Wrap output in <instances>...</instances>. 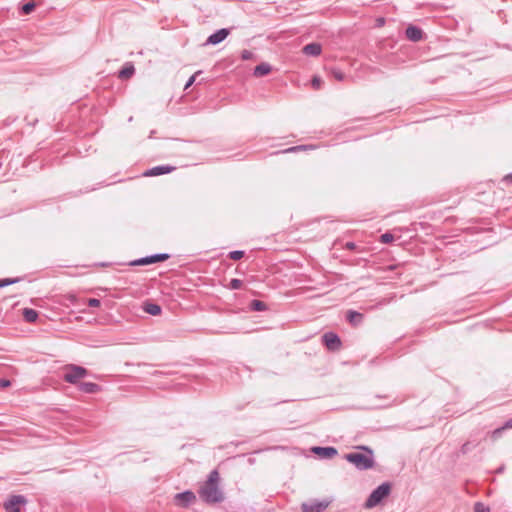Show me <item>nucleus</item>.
Returning a JSON list of instances; mask_svg holds the SVG:
<instances>
[{"label": "nucleus", "mask_w": 512, "mask_h": 512, "mask_svg": "<svg viewBox=\"0 0 512 512\" xmlns=\"http://www.w3.org/2000/svg\"><path fill=\"white\" fill-rule=\"evenodd\" d=\"M312 452L315 453L316 455L320 456L321 458H326V459H330V458L336 456L337 453H338L337 449L332 447V446H328V447H320V446L313 447L312 448Z\"/></svg>", "instance_id": "obj_9"}, {"label": "nucleus", "mask_w": 512, "mask_h": 512, "mask_svg": "<svg viewBox=\"0 0 512 512\" xmlns=\"http://www.w3.org/2000/svg\"><path fill=\"white\" fill-rule=\"evenodd\" d=\"M27 499L23 495H11L3 503V508L6 512H21L26 506Z\"/></svg>", "instance_id": "obj_5"}, {"label": "nucleus", "mask_w": 512, "mask_h": 512, "mask_svg": "<svg viewBox=\"0 0 512 512\" xmlns=\"http://www.w3.org/2000/svg\"><path fill=\"white\" fill-rule=\"evenodd\" d=\"M87 304L89 307H99L101 302L97 298H90V299H88Z\"/></svg>", "instance_id": "obj_34"}, {"label": "nucleus", "mask_w": 512, "mask_h": 512, "mask_svg": "<svg viewBox=\"0 0 512 512\" xmlns=\"http://www.w3.org/2000/svg\"><path fill=\"white\" fill-rule=\"evenodd\" d=\"M329 501L326 500H311L304 502L301 505L302 512H323L329 505Z\"/></svg>", "instance_id": "obj_7"}, {"label": "nucleus", "mask_w": 512, "mask_h": 512, "mask_svg": "<svg viewBox=\"0 0 512 512\" xmlns=\"http://www.w3.org/2000/svg\"><path fill=\"white\" fill-rule=\"evenodd\" d=\"M78 389L86 394H95L101 391V386L93 382H81L78 385Z\"/></svg>", "instance_id": "obj_13"}, {"label": "nucleus", "mask_w": 512, "mask_h": 512, "mask_svg": "<svg viewBox=\"0 0 512 512\" xmlns=\"http://www.w3.org/2000/svg\"><path fill=\"white\" fill-rule=\"evenodd\" d=\"M504 430L512 428V418L508 419L502 426Z\"/></svg>", "instance_id": "obj_37"}, {"label": "nucleus", "mask_w": 512, "mask_h": 512, "mask_svg": "<svg viewBox=\"0 0 512 512\" xmlns=\"http://www.w3.org/2000/svg\"><path fill=\"white\" fill-rule=\"evenodd\" d=\"M200 73H201V71H198V72H196L194 75H192V76L188 79V81L186 82L185 87H184V89H185V90H186V89H188V88H189V87H190V86L195 82V80H196V76H197L198 74H200Z\"/></svg>", "instance_id": "obj_33"}, {"label": "nucleus", "mask_w": 512, "mask_h": 512, "mask_svg": "<svg viewBox=\"0 0 512 512\" xmlns=\"http://www.w3.org/2000/svg\"><path fill=\"white\" fill-rule=\"evenodd\" d=\"M332 75L338 81H343L344 78H345L344 73L341 70H338V69L332 70Z\"/></svg>", "instance_id": "obj_31"}, {"label": "nucleus", "mask_w": 512, "mask_h": 512, "mask_svg": "<svg viewBox=\"0 0 512 512\" xmlns=\"http://www.w3.org/2000/svg\"><path fill=\"white\" fill-rule=\"evenodd\" d=\"M135 73V68L133 64L126 63L125 66L118 72V77L120 79H129L131 78Z\"/></svg>", "instance_id": "obj_16"}, {"label": "nucleus", "mask_w": 512, "mask_h": 512, "mask_svg": "<svg viewBox=\"0 0 512 512\" xmlns=\"http://www.w3.org/2000/svg\"><path fill=\"white\" fill-rule=\"evenodd\" d=\"M383 23H384V19L381 18L378 20V24H383Z\"/></svg>", "instance_id": "obj_41"}, {"label": "nucleus", "mask_w": 512, "mask_h": 512, "mask_svg": "<svg viewBox=\"0 0 512 512\" xmlns=\"http://www.w3.org/2000/svg\"><path fill=\"white\" fill-rule=\"evenodd\" d=\"M311 83L315 89H319L321 87L322 80L320 77L315 76L313 77Z\"/></svg>", "instance_id": "obj_35"}, {"label": "nucleus", "mask_w": 512, "mask_h": 512, "mask_svg": "<svg viewBox=\"0 0 512 512\" xmlns=\"http://www.w3.org/2000/svg\"><path fill=\"white\" fill-rule=\"evenodd\" d=\"M302 51L308 56H319L321 54L322 47L319 43L313 42L305 45Z\"/></svg>", "instance_id": "obj_14"}, {"label": "nucleus", "mask_w": 512, "mask_h": 512, "mask_svg": "<svg viewBox=\"0 0 512 512\" xmlns=\"http://www.w3.org/2000/svg\"><path fill=\"white\" fill-rule=\"evenodd\" d=\"M228 257L232 260H240L241 258L244 257V251L242 250H234V251H231L229 254H228Z\"/></svg>", "instance_id": "obj_24"}, {"label": "nucleus", "mask_w": 512, "mask_h": 512, "mask_svg": "<svg viewBox=\"0 0 512 512\" xmlns=\"http://www.w3.org/2000/svg\"><path fill=\"white\" fill-rule=\"evenodd\" d=\"M174 169H175V167L170 166V165H159V166H155L151 169H148L144 173V176L164 175V174H168V173L172 172Z\"/></svg>", "instance_id": "obj_12"}, {"label": "nucleus", "mask_w": 512, "mask_h": 512, "mask_svg": "<svg viewBox=\"0 0 512 512\" xmlns=\"http://www.w3.org/2000/svg\"><path fill=\"white\" fill-rule=\"evenodd\" d=\"M143 310L153 316L161 313V307L156 303L146 302L143 306Z\"/></svg>", "instance_id": "obj_19"}, {"label": "nucleus", "mask_w": 512, "mask_h": 512, "mask_svg": "<svg viewBox=\"0 0 512 512\" xmlns=\"http://www.w3.org/2000/svg\"><path fill=\"white\" fill-rule=\"evenodd\" d=\"M504 431V428L501 426L495 430H493L491 433H490V436L493 440H497L501 437L502 433Z\"/></svg>", "instance_id": "obj_29"}, {"label": "nucleus", "mask_w": 512, "mask_h": 512, "mask_svg": "<svg viewBox=\"0 0 512 512\" xmlns=\"http://www.w3.org/2000/svg\"><path fill=\"white\" fill-rule=\"evenodd\" d=\"M391 491V484L384 482L372 491L365 502L366 508H373L381 503L383 499L388 497Z\"/></svg>", "instance_id": "obj_3"}, {"label": "nucleus", "mask_w": 512, "mask_h": 512, "mask_svg": "<svg viewBox=\"0 0 512 512\" xmlns=\"http://www.w3.org/2000/svg\"><path fill=\"white\" fill-rule=\"evenodd\" d=\"M383 23H384V19L381 18L378 20V24H383Z\"/></svg>", "instance_id": "obj_42"}, {"label": "nucleus", "mask_w": 512, "mask_h": 512, "mask_svg": "<svg viewBox=\"0 0 512 512\" xmlns=\"http://www.w3.org/2000/svg\"><path fill=\"white\" fill-rule=\"evenodd\" d=\"M345 248L348 250H354L356 249V244L354 242H347L345 244Z\"/></svg>", "instance_id": "obj_38"}, {"label": "nucleus", "mask_w": 512, "mask_h": 512, "mask_svg": "<svg viewBox=\"0 0 512 512\" xmlns=\"http://www.w3.org/2000/svg\"><path fill=\"white\" fill-rule=\"evenodd\" d=\"M478 445V443H472L470 441H467L465 442L462 446H461V453L462 454H467L468 452H470L473 448H475L476 446Z\"/></svg>", "instance_id": "obj_23"}, {"label": "nucleus", "mask_w": 512, "mask_h": 512, "mask_svg": "<svg viewBox=\"0 0 512 512\" xmlns=\"http://www.w3.org/2000/svg\"><path fill=\"white\" fill-rule=\"evenodd\" d=\"M363 318H364L363 314H361L357 311H354V310L347 311L346 319L353 326L360 325L363 321Z\"/></svg>", "instance_id": "obj_15"}, {"label": "nucleus", "mask_w": 512, "mask_h": 512, "mask_svg": "<svg viewBox=\"0 0 512 512\" xmlns=\"http://www.w3.org/2000/svg\"><path fill=\"white\" fill-rule=\"evenodd\" d=\"M175 499L178 501V503L183 507H188L190 504H192L196 496L192 491H184L181 493L176 494Z\"/></svg>", "instance_id": "obj_10"}, {"label": "nucleus", "mask_w": 512, "mask_h": 512, "mask_svg": "<svg viewBox=\"0 0 512 512\" xmlns=\"http://www.w3.org/2000/svg\"><path fill=\"white\" fill-rule=\"evenodd\" d=\"M309 146L307 145H299V146H294V147H290V148H287L285 150H283L282 152L283 153H292V152H297V151H300V150H307Z\"/></svg>", "instance_id": "obj_27"}, {"label": "nucleus", "mask_w": 512, "mask_h": 512, "mask_svg": "<svg viewBox=\"0 0 512 512\" xmlns=\"http://www.w3.org/2000/svg\"><path fill=\"white\" fill-rule=\"evenodd\" d=\"M219 479V472L214 469L209 473L207 480L200 487L198 494L205 503L214 504L223 501L224 495L219 488Z\"/></svg>", "instance_id": "obj_1"}, {"label": "nucleus", "mask_w": 512, "mask_h": 512, "mask_svg": "<svg viewBox=\"0 0 512 512\" xmlns=\"http://www.w3.org/2000/svg\"><path fill=\"white\" fill-rule=\"evenodd\" d=\"M11 385V381L7 379H2V389L9 387Z\"/></svg>", "instance_id": "obj_39"}, {"label": "nucleus", "mask_w": 512, "mask_h": 512, "mask_svg": "<svg viewBox=\"0 0 512 512\" xmlns=\"http://www.w3.org/2000/svg\"><path fill=\"white\" fill-rule=\"evenodd\" d=\"M507 179H509L510 181H512V173H511V174H509V175L507 176Z\"/></svg>", "instance_id": "obj_43"}, {"label": "nucleus", "mask_w": 512, "mask_h": 512, "mask_svg": "<svg viewBox=\"0 0 512 512\" xmlns=\"http://www.w3.org/2000/svg\"><path fill=\"white\" fill-rule=\"evenodd\" d=\"M394 240L393 234L387 232L380 236V241L384 244L391 243Z\"/></svg>", "instance_id": "obj_28"}, {"label": "nucleus", "mask_w": 512, "mask_h": 512, "mask_svg": "<svg viewBox=\"0 0 512 512\" xmlns=\"http://www.w3.org/2000/svg\"><path fill=\"white\" fill-rule=\"evenodd\" d=\"M20 280H21L20 278H2V288L6 287L8 285H11L13 283H17Z\"/></svg>", "instance_id": "obj_30"}, {"label": "nucleus", "mask_w": 512, "mask_h": 512, "mask_svg": "<svg viewBox=\"0 0 512 512\" xmlns=\"http://www.w3.org/2000/svg\"><path fill=\"white\" fill-rule=\"evenodd\" d=\"M146 258H147V263L149 265V264H153V263H157V262L166 261L170 258V255L167 253H157V254H153L150 256H146Z\"/></svg>", "instance_id": "obj_18"}, {"label": "nucleus", "mask_w": 512, "mask_h": 512, "mask_svg": "<svg viewBox=\"0 0 512 512\" xmlns=\"http://www.w3.org/2000/svg\"><path fill=\"white\" fill-rule=\"evenodd\" d=\"M249 308L252 311H265L268 309L267 304L261 300L254 299L250 302Z\"/></svg>", "instance_id": "obj_21"}, {"label": "nucleus", "mask_w": 512, "mask_h": 512, "mask_svg": "<svg viewBox=\"0 0 512 512\" xmlns=\"http://www.w3.org/2000/svg\"><path fill=\"white\" fill-rule=\"evenodd\" d=\"M132 266H143V265H148L147 263V258L146 257H143V258H140V259H137V260H134L130 263Z\"/></svg>", "instance_id": "obj_32"}, {"label": "nucleus", "mask_w": 512, "mask_h": 512, "mask_svg": "<svg viewBox=\"0 0 512 512\" xmlns=\"http://www.w3.org/2000/svg\"><path fill=\"white\" fill-rule=\"evenodd\" d=\"M474 512H490V508L482 502L474 504Z\"/></svg>", "instance_id": "obj_25"}, {"label": "nucleus", "mask_w": 512, "mask_h": 512, "mask_svg": "<svg viewBox=\"0 0 512 512\" xmlns=\"http://www.w3.org/2000/svg\"><path fill=\"white\" fill-rule=\"evenodd\" d=\"M22 314L24 320L28 323H33L38 318V312L32 308H24Z\"/></svg>", "instance_id": "obj_20"}, {"label": "nucleus", "mask_w": 512, "mask_h": 512, "mask_svg": "<svg viewBox=\"0 0 512 512\" xmlns=\"http://www.w3.org/2000/svg\"><path fill=\"white\" fill-rule=\"evenodd\" d=\"M406 37L413 42H418L423 39V31L417 26L409 25L405 31Z\"/></svg>", "instance_id": "obj_11"}, {"label": "nucleus", "mask_w": 512, "mask_h": 512, "mask_svg": "<svg viewBox=\"0 0 512 512\" xmlns=\"http://www.w3.org/2000/svg\"><path fill=\"white\" fill-rule=\"evenodd\" d=\"M242 286H243V282H242V280H240V279H236V278L232 279V280L230 281V283H229V287H230L231 289H234V290L241 289V288H242Z\"/></svg>", "instance_id": "obj_26"}, {"label": "nucleus", "mask_w": 512, "mask_h": 512, "mask_svg": "<svg viewBox=\"0 0 512 512\" xmlns=\"http://www.w3.org/2000/svg\"><path fill=\"white\" fill-rule=\"evenodd\" d=\"M229 35V30L226 28H222L211 34L207 40L206 45H217L224 41L226 37Z\"/></svg>", "instance_id": "obj_8"}, {"label": "nucleus", "mask_w": 512, "mask_h": 512, "mask_svg": "<svg viewBox=\"0 0 512 512\" xmlns=\"http://www.w3.org/2000/svg\"><path fill=\"white\" fill-rule=\"evenodd\" d=\"M35 9V3L34 2H27L22 5L21 7V13L24 15L30 14Z\"/></svg>", "instance_id": "obj_22"}, {"label": "nucleus", "mask_w": 512, "mask_h": 512, "mask_svg": "<svg viewBox=\"0 0 512 512\" xmlns=\"http://www.w3.org/2000/svg\"><path fill=\"white\" fill-rule=\"evenodd\" d=\"M271 65L268 63H261L254 68L253 75L255 77H263L271 72Z\"/></svg>", "instance_id": "obj_17"}, {"label": "nucleus", "mask_w": 512, "mask_h": 512, "mask_svg": "<svg viewBox=\"0 0 512 512\" xmlns=\"http://www.w3.org/2000/svg\"><path fill=\"white\" fill-rule=\"evenodd\" d=\"M367 454L351 452L345 454L344 458L352 463L359 470L371 469L374 466L373 451L369 447H362Z\"/></svg>", "instance_id": "obj_2"}, {"label": "nucleus", "mask_w": 512, "mask_h": 512, "mask_svg": "<svg viewBox=\"0 0 512 512\" xmlns=\"http://www.w3.org/2000/svg\"><path fill=\"white\" fill-rule=\"evenodd\" d=\"M322 342L330 351H337L341 348V339L334 332H326L322 336Z\"/></svg>", "instance_id": "obj_6"}, {"label": "nucleus", "mask_w": 512, "mask_h": 512, "mask_svg": "<svg viewBox=\"0 0 512 512\" xmlns=\"http://www.w3.org/2000/svg\"><path fill=\"white\" fill-rule=\"evenodd\" d=\"M88 375V370L82 366L70 364L65 366L63 380L70 384H77L80 379Z\"/></svg>", "instance_id": "obj_4"}, {"label": "nucleus", "mask_w": 512, "mask_h": 512, "mask_svg": "<svg viewBox=\"0 0 512 512\" xmlns=\"http://www.w3.org/2000/svg\"><path fill=\"white\" fill-rule=\"evenodd\" d=\"M503 470H504V467H500V468H498L497 472L501 473Z\"/></svg>", "instance_id": "obj_40"}, {"label": "nucleus", "mask_w": 512, "mask_h": 512, "mask_svg": "<svg viewBox=\"0 0 512 512\" xmlns=\"http://www.w3.org/2000/svg\"><path fill=\"white\" fill-rule=\"evenodd\" d=\"M253 57V53L249 50H243L241 53V58L243 60H250Z\"/></svg>", "instance_id": "obj_36"}]
</instances>
